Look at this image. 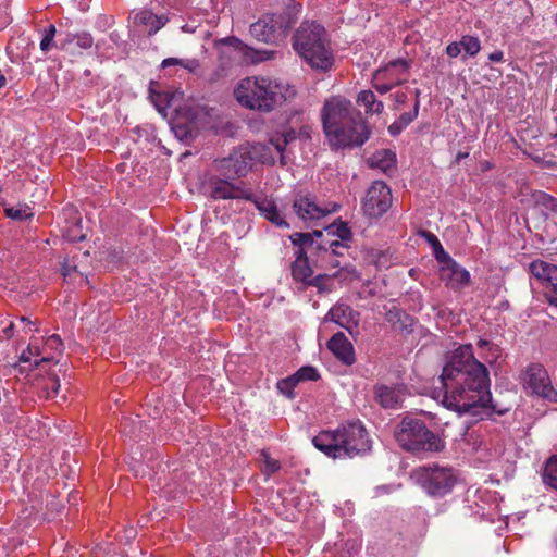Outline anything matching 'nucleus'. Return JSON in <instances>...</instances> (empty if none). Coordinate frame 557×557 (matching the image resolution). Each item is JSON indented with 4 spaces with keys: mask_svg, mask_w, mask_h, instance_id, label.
<instances>
[{
    "mask_svg": "<svg viewBox=\"0 0 557 557\" xmlns=\"http://www.w3.org/2000/svg\"><path fill=\"white\" fill-rule=\"evenodd\" d=\"M479 361L471 344L456 348L443 367L440 386L433 398L446 408L459 413L470 412L476 407H487L491 401L490 375L484 364L495 363L500 358L498 345L480 339L476 343Z\"/></svg>",
    "mask_w": 557,
    "mask_h": 557,
    "instance_id": "1",
    "label": "nucleus"
},
{
    "mask_svg": "<svg viewBox=\"0 0 557 557\" xmlns=\"http://www.w3.org/2000/svg\"><path fill=\"white\" fill-rule=\"evenodd\" d=\"M321 119L325 136L333 149L361 146L369 138L367 123L344 97L334 96L326 99Z\"/></svg>",
    "mask_w": 557,
    "mask_h": 557,
    "instance_id": "2",
    "label": "nucleus"
},
{
    "mask_svg": "<svg viewBox=\"0 0 557 557\" xmlns=\"http://www.w3.org/2000/svg\"><path fill=\"white\" fill-rule=\"evenodd\" d=\"M295 95L292 85L269 76H247L234 88V97L242 107L261 113L272 112Z\"/></svg>",
    "mask_w": 557,
    "mask_h": 557,
    "instance_id": "3",
    "label": "nucleus"
},
{
    "mask_svg": "<svg viewBox=\"0 0 557 557\" xmlns=\"http://www.w3.org/2000/svg\"><path fill=\"white\" fill-rule=\"evenodd\" d=\"M312 444L333 459L362 456L372 447L368 431L361 422H350L333 431H322L312 438Z\"/></svg>",
    "mask_w": 557,
    "mask_h": 557,
    "instance_id": "4",
    "label": "nucleus"
},
{
    "mask_svg": "<svg viewBox=\"0 0 557 557\" xmlns=\"http://www.w3.org/2000/svg\"><path fill=\"white\" fill-rule=\"evenodd\" d=\"M297 53L318 70L326 71L333 65V53L324 27L315 22H304L293 38Z\"/></svg>",
    "mask_w": 557,
    "mask_h": 557,
    "instance_id": "5",
    "label": "nucleus"
},
{
    "mask_svg": "<svg viewBox=\"0 0 557 557\" xmlns=\"http://www.w3.org/2000/svg\"><path fill=\"white\" fill-rule=\"evenodd\" d=\"M257 162L273 164L275 157L265 144L246 143L234 148L227 157L215 159L213 169L224 177H244Z\"/></svg>",
    "mask_w": 557,
    "mask_h": 557,
    "instance_id": "6",
    "label": "nucleus"
},
{
    "mask_svg": "<svg viewBox=\"0 0 557 557\" xmlns=\"http://www.w3.org/2000/svg\"><path fill=\"white\" fill-rule=\"evenodd\" d=\"M394 436L398 445L410 453H438L444 442L425 423L417 418L405 417L395 429Z\"/></svg>",
    "mask_w": 557,
    "mask_h": 557,
    "instance_id": "7",
    "label": "nucleus"
},
{
    "mask_svg": "<svg viewBox=\"0 0 557 557\" xmlns=\"http://www.w3.org/2000/svg\"><path fill=\"white\" fill-rule=\"evenodd\" d=\"M294 245L297 246L295 250L296 259L290 265L293 278L301 284L300 289H305L307 286H314L320 292L324 290L323 281L327 278V275L313 276V270L309 264L306 249L314 248V240L309 233H295L290 236Z\"/></svg>",
    "mask_w": 557,
    "mask_h": 557,
    "instance_id": "8",
    "label": "nucleus"
},
{
    "mask_svg": "<svg viewBox=\"0 0 557 557\" xmlns=\"http://www.w3.org/2000/svg\"><path fill=\"white\" fill-rule=\"evenodd\" d=\"M418 480L429 495L444 496L451 492L457 482V473L450 467L434 463L420 468Z\"/></svg>",
    "mask_w": 557,
    "mask_h": 557,
    "instance_id": "9",
    "label": "nucleus"
},
{
    "mask_svg": "<svg viewBox=\"0 0 557 557\" xmlns=\"http://www.w3.org/2000/svg\"><path fill=\"white\" fill-rule=\"evenodd\" d=\"M288 20L283 14H264L249 27L251 36L264 44H275L286 35Z\"/></svg>",
    "mask_w": 557,
    "mask_h": 557,
    "instance_id": "10",
    "label": "nucleus"
},
{
    "mask_svg": "<svg viewBox=\"0 0 557 557\" xmlns=\"http://www.w3.org/2000/svg\"><path fill=\"white\" fill-rule=\"evenodd\" d=\"M523 387L528 393L557 403V391L554 388L547 370L541 363H531L523 375Z\"/></svg>",
    "mask_w": 557,
    "mask_h": 557,
    "instance_id": "11",
    "label": "nucleus"
},
{
    "mask_svg": "<svg viewBox=\"0 0 557 557\" xmlns=\"http://www.w3.org/2000/svg\"><path fill=\"white\" fill-rule=\"evenodd\" d=\"M231 180L221 174L210 176L205 185L206 193L213 200L253 199V193L250 189L243 183L237 184Z\"/></svg>",
    "mask_w": 557,
    "mask_h": 557,
    "instance_id": "12",
    "label": "nucleus"
},
{
    "mask_svg": "<svg viewBox=\"0 0 557 557\" xmlns=\"http://www.w3.org/2000/svg\"><path fill=\"white\" fill-rule=\"evenodd\" d=\"M391 188L382 181H375L368 188L362 200V211L370 219H379L392 207Z\"/></svg>",
    "mask_w": 557,
    "mask_h": 557,
    "instance_id": "13",
    "label": "nucleus"
},
{
    "mask_svg": "<svg viewBox=\"0 0 557 557\" xmlns=\"http://www.w3.org/2000/svg\"><path fill=\"white\" fill-rule=\"evenodd\" d=\"M293 209L300 220L309 222L320 220L337 211L338 206L335 203L320 206L314 201L312 196L298 195L294 200Z\"/></svg>",
    "mask_w": 557,
    "mask_h": 557,
    "instance_id": "14",
    "label": "nucleus"
},
{
    "mask_svg": "<svg viewBox=\"0 0 557 557\" xmlns=\"http://www.w3.org/2000/svg\"><path fill=\"white\" fill-rule=\"evenodd\" d=\"M530 272L541 283L546 285V298L550 305L557 307V265L535 260L530 264Z\"/></svg>",
    "mask_w": 557,
    "mask_h": 557,
    "instance_id": "15",
    "label": "nucleus"
},
{
    "mask_svg": "<svg viewBox=\"0 0 557 557\" xmlns=\"http://www.w3.org/2000/svg\"><path fill=\"white\" fill-rule=\"evenodd\" d=\"M437 261L442 264L440 268V278L446 286L457 289L470 282V273L453 260L448 253Z\"/></svg>",
    "mask_w": 557,
    "mask_h": 557,
    "instance_id": "16",
    "label": "nucleus"
},
{
    "mask_svg": "<svg viewBox=\"0 0 557 557\" xmlns=\"http://www.w3.org/2000/svg\"><path fill=\"white\" fill-rule=\"evenodd\" d=\"M220 46H225L238 51L244 61L247 63H261L274 58L275 52L270 50H257L246 45L242 39L235 36L224 37L218 42Z\"/></svg>",
    "mask_w": 557,
    "mask_h": 557,
    "instance_id": "17",
    "label": "nucleus"
},
{
    "mask_svg": "<svg viewBox=\"0 0 557 557\" xmlns=\"http://www.w3.org/2000/svg\"><path fill=\"white\" fill-rule=\"evenodd\" d=\"M325 320L336 323L351 334L359 323V313L346 304H336L330 309Z\"/></svg>",
    "mask_w": 557,
    "mask_h": 557,
    "instance_id": "18",
    "label": "nucleus"
},
{
    "mask_svg": "<svg viewBox=\"0 0 557 557\" xmlns=\"http://www.w3.org/2000/svg\"><path fill=\"white\" fill-rule=\"evenodd\" d=\"M397 66H400L403 72H407L408 70V64L406 61L396 60L391 62L386 67L376 70V72L374 73L373 87L381 95L387 94L389 90H392V88L403 84L406 81V78L392 79L391 82L384 81L387 74H389Z\"/></svg>",
    "mask_w": 557,
    "mask_h": 557,
    "instance_id": "19",
    "label": "nucleus"
},
{
    "mask_svg": "<svg viewBox=\"0 0 557 557\" xmlns=\"http://www.w3.org/2000/svg\"><path fill=\"white\" fill-rule=\"evenodd\" d=\"M327 348L346 366H351L356 361L354 346L342 332H337L331 337Z\"/></svg>",
    "mask_w": 557,
    "mask_h": 557,
    "instance_id": "20",
    "label": "nucleus"
},
{
    "mask_svg": "<svg viewBox=\"0 0 557 557\" xmlns=\"http://www.w3.org/2000/svg\"><path fill=\"white\" fill-rule=\"evenodd\" d=\"M247 201L253 202L260 214L274 225L278 227L289 226L285 219L281 215V212L278 211V208L273 199L256 196L253 194V199H247Z\"/></svg>",
    "mask_w": 557,
    "mask_h": 557,
    "instance_id": "21",
    "label": "nucleus"
},
{
    "mask_svg": "<svg viewBox=\"0 0 557 557\" xmlns=\"http://www.w3.org/2000/svg\"><path fill=\"white\" fill-rule=\"evenodd\" d=\"M319 373L315 368L306 366L301 367L295 374L288 376L285 380L278 382L277 387L285 392V388H294L299 382L304 381H317L319 379Z\"/></svg>",
    "mask_w": 557,
    "mask_h": 557,
    "instance_id": "22",
    "label": "nucleus"
},
{
    "mask_svg": "<svg viewBox=\"0 0 557 557\" xmlns=\"http://www.w3.org/2000/svg\"><path fill=\"white\" fill-rule=\"evenodd\" d=\"M134 22L137 25L146 26L148 34L153 35L166 24L168 18L156 15L149 10H141L135 14Z\"/></svg>",
    "mask_w": 557,
    "mask_h": 557,
    "instance_id": "23",
    "label": "nucleus"
},
{
    "mask_svg": "<svg viewBox=\"0 0 557 557\" xmlns=\"http://www.w3.org/2000/svg\"><path fill=\"white\" fill-rule=\"evenodd\" d=\"M374 397L383 408H395L400 401L399 392L394 387L383 384L374 386Z\"/></svg>",
    "mask_w": 557,
    "mask_h": 557,
    "instance_id": "24",
    "label": "nucleus"
},
{
    "mask_svg": "<svg viewBox=\"0 0 557 557\" xmlns=\"http://www.w3.org/2000/svg\"><path fill=\"white\" fill-rule=\"evenodd\" d=\"M356 101L364 108L367 114H380L384 109L383 102L376 99L372 90L360 91Z\"/></svg>",
    "mask_w": 557,
    "mask_h": 557,
    "instance_id": "25",
    "label": "nucleus"
},
{
    "mask_svg": "<svg viewBox=\"0 0 557 557\" xmlns=\"http://www.w3.org/2000/svg\"><path fill=\"white\" fill-rule=\"evenodd\" d=\"M299 135V133H297L294 128H288L286 131H284L282 134H277L276 136L272 137L270 140H269V147L270 149L273 147L276 151V153L280 156L281 158V162L283 163L284 162V150L286 148V146L295 140L297 138V136Z\"/></svg>",
    "mask_w": 557,
    "mask_h": 557,
    "instance_id": "26",
    "label": "nucleus"
},
{
    "mask_svg": "<svg viewBox=\"0 0 557 557\" xmlns=\"http://www.w3.org/2000/svg\"><path fill=\"white\" fill-rule=\"evenodd\" d=\"M395 153L387 149L376 151L371 158V165L384 172L392 170L395 166Z\"/></svg>",
    "mask_w": 557,
    "mask_h": 557,
    "instance_id": "27",
    "label": "nucleus"
},
{
    "mask_svg": "<svg viewBox=\"0 0 557 557\" xmlns=\"http://www.w3.org/2000/svg\"><path fill=\"white\" fill-rule=\"evenodd\" d=\"M545 486L557 491V455H553L545 463L542 472Z\"/></svg>",
    "mask_w": 557,
    "mask_h": 557,
    "instance_id": "28",
    "label": "nucleus"
},
{
    "mask_svg": "<svg viewBox=\"0 0 557 557\" xmlns=\"http://www.w3.org/2000/svg\"><path fill=\"white\" fill-rule=\"evenodd\" d=\"M314 248L323 250L326 258H334L342 256V250L346 249L347 246L338 239H332L322 240L321 244L314 243Z\"/></svg>",
    "mask_w": 557,
    "mask_h": 557,
    "instance_id": "29",
    "label": "nucleus"
},
{
    "mask_svg": "<svg viewBox=\"0 0 557 557\" xmlns=\"http://www.w3.org/2000/svg\"><path fill=\"white\" fill-rule=\"evenodd\" d=\"M172 65H180L184 67L189 73H196L200 67V63L197 59H178V58H168L164 59L161 63L163 69H166Z\"/></svg>",
    "mask_w": 557,
    "mask_h": 557,
    "instance_id": "30",
    "label": "nucleus"
},
{
    "mask_svg": "<svg viewBox=\"0 0 557 557\" xmlns=\"http://www.w3.org/2000/svg\"><path fill=\"white\" fill-rule=\"evenodd\" d=\"M5 215L12 220L24 221L32 219L34 213L26 205H17L16 207L5 208Z\"/></svg>",
    "mask_w": 557,
    "mask_h": 557,
    "instance_id": "31",
    "label": "nucleus"
},
{
    "mask_svg": "<svg viewBox=\"0 0 557 557\" xmlns=\"http://www.w3.org/2000/svg\"><path fill=\"white\" fill-rule=\"evenodd\" d=\"M536 205L543 207L549 212L557 211V199L546 193L540 191L534 195Z\"/></svg>",
    "mask_w": 557,
    "mask_h": 557,
    "instance_id": "32",
    "label": "nucleus"
},
{
    "mask_svg": "<svg viewBox=\"0 0 557 557\" xmlns=\"http://www.w3.org/2000/svg\"><path fill=\"white\" fill-rule=\"evenodd\" d=\"M421 236L424 237L425 240L433 247L436 260L441 259L442 257H446L447 252L444 250L436 235L429 231H422Z\"/></svg>",
    "mask_w": 557,
    "mask_h": 557,
    "instance_id": "33",
    "label": "nucleus"
},
{
    "mask_svg": "<svg viewBox=\"0 0 557 557\" xmlns=\"http://www.w3.org/2000/svg\"><path fill=\"white\" fill-rule=\"evenodd\" d=\"M460 42L462 46V51H465V53L470 57L475 55L481 49L480 40L473 36H463L460 39Z\"/></svg>",
    "mask_w": 557,
    "mask_h": 557,
    "instance_id": "34",
    "label": "nucleus"
},
{
    "mask_svg": "<svg viewBox=\"0 0 557 557\" xmlns=\"http://www.w3.org/2000/svg\"><path fill=\"white\" fill-rule=\"evenodd\" d=\"M261 457L263 460V472L265 475H271L277 472L281 469V462L276 459L270 457L267 451L261 453Z\"/></svg>",
    "mask_w": 557,
    "mask_h": 557,
    "instance_id": "35",
    "label": "nucleus"
},
{
    "mask_svg": "<svg viewBox=\"0 0 557 557\" xmlns=\"http://www.w3.org/2000/svg\"><path fill=\"white\" fill-rule=\"evenodd\" d=\"M55 33H57L55 26L52 24L49 25L47 28H45L44 36L40 41L41 51L48 52L51 49Z\"/></svg>",
    "mask_w": 557,
    "mask_h": 557,
    "instance_id": "36",
    "label": "nucleus"
},
{
    "mask_svg": "<svg viewBox=\"0 0 557 557\" xmlns=\"http://www.w3.org/2000/svg\"><path fill=\"white\" fill-rule=\"evenodd\" d=\"M62 347H63V343H62L60 336L57 334H53L46 339V342L44 344V351L49 349L54 352H61Z\"/></svg>",
    "mask_w": 557,
    "mask_h": 557,
    "instance_id": "37",
    "label": "nucleus"
},
{
    "mask_svg": "<svg viewBox=\"0 0 557 557\" xmlns=\"http://www.w3.org/2000/svg\"><path fill=\"white\" fill-rule=\"evenodd\" d=\"M60 386V380L57 376L49 377L45 385L46 396L48 398L55 397L59 393Z\"/></svg>",
    "mask_w": 557,
    "mask_h": 557,
    "instance_id": "38",
    "label": "nucleus"
},
{
    "mask_svg": "<svg viewBox=\"0 0 557 557\" xmlns=\"http://www.w3.org/2000/svg\"><path fill=\"white\" fill-rule=\"evenodd\" d=\"M419 106H420V101L417 100L416 103H414V107H413V111L412 112H408V113H403L399 119H398V122L400 123L401 127L405 128L406 126H408L417 116H418V113H419Z\"/></svg>",
    "mask_w": 557,
    "mask_h": 557,
    "instance_id": "39",
    "label": "nucleus"
},
{
    "mask_svg": "<svg viewBox=\"0 0 557 557\" xmlns=\"http://www.w3.org/2000/svg\"><path fill=\"white\" fill-rule=\"evenodd\" d=\"M41 354L39 346L33 342L28 345V347L22 351L21 354V361L22 362H29L32 356L36 355L39 356Z\"/></svg>",
    "mask_w": 557,
    "mask_h": 557,
    "instance_id": "40",
    "label": "nucleus"
},
{
    "mask_svg": "<svg viewBox=\"0 0 557 557\" xmlns=\"http://www.w3.org/2000/svg\"><path fill=\"white\" fill-rule=\"evenodd\" d=\"M327 234H336L341 238L339 242H342V243L345 240H348L351 236V232H350L349 227L344 223H341L337 226L335 232L332 230H329Z\"/></svg>",
    "mask_w": 557,
    "mask_h": 557,
    "instance_id": "41",
    "label": "nucleus"
},
{
    "mask_svg": "<svg viewBox=\"0 0 557 557\" xmlns=\"http://www.w3.org/2000/svg\"><path fill=\"white\" fill-rule=\"evenodd\" d=\"M76 44L82 49H88L92 46V37L87 33L81 34L76 37Z\"/></svg>",
    "mask_w": 557,
    "mask_h": 557,
    "instance_id": "42",
    "label": "nucleus"
},
{
    "mask_svg": "<svg viewBox=\"0 0 557 557\" xmlns=\"http://www.w3.org/2000/svg\"><path fill=\"white\" fill-rule=\"evenodd\" d=\"M462 52V46H461V42H451L447 46L446 48V53L450 57V58H456L458 57L460 53Z\"/></svg>",
    "mask_w": 557,
    "mask_h": 557,
    "instance_id": "43",
    "label": "nucleus"
},
{
    "mask_svg": "<svg viewBox=\"0 0 557 557\" xmlns=\"http://www.w3.org/2000/svg\"><path fill=\"white\" fill-rule=\"evenodd\" d=\"M407 72H403L400 66H397L395 67L389 74H387V76L385 77V82H391L392 79H397V78H405V74Z\"/></svg>",
    "mask_w": 557,
    "mask_h": 557,
    "instance_id": "44",
    "label": "nucleus"
},
{
    "mask_svg": "<svg viewBox=\"0 0 557 557\" xmlns=\"http://www.w3.org/2000/svg\"><path fill=\"white\" fill-rule=\"evenodd\" d=\"M388 257L386 253L381 252L377 255V258L375 260V264L380 268H387L388 267Z\"/></svg>",
    "mask_w": 557,
    "mask_h": 557,
    "instance_id": "45",
    "label": "nucleus"
},
{
    "mask_svg": "<svg viewBox=\"0 0 557 557\" xmlns=\"http://www.w3.org/2000/svg\"><path fill=\"white\" fill-rule=\"evenodd\" d=\"M393 98L396 103L401 104V103L406 102L407 94L404 91H397V92L393 94Z\"/></svg>",
    "mask_w": 557,
    "mask_h": 557,
    "instance_id": "46",
    "label": "nucleus"
},
{
    "mask_svg": "<svg viewBox=\"0 0 557 557\" xmlns=\"http://www.w3.org/2000/svg\"><path fill=\"white\" fill-rule=\"evenodd\" d=\"M388 131H389L391 135L396 136L403 131V127H401L400 123L397 121L389 125Z\"/></svg>",
    "mask_w": 557,
    "mask_h": 557,
    "instance_id": "47",
    "label": "nucleus"
},
{
    "mask_svg": "<svg viewBox=\"0 0 557 557\" xmlns=\"http://www.w3.org/2000/svg\"><path fill=\"white\" fill-rule=\"evenodd\" d=\"M14 329H15V325L13 322H11L8 326H5L2 330L3 336L5 338H11L14 335Z\"/></svg>",
    "mask_w": 557,
    "mask_h": 557,
    "instance_id": "48",
    "label": "nucleus"
},
{
    "mask_svg": "<svg viewBox=\"0 0 557 557\" xmlns=\"http://www.w3.org/2000/svg\"><path fill=\"white\" fill-rule=\"evenodd\" d=\"M72 271H73V272H75V268H73V269H72V268H71L70 265H67V264H63V265H62V274H63V276H64V278H65V280L71 278V276H72Z\"/></svg>",
    "mask_w": 557,
    "mask_h": 557,
    "instance_id": "49",
    "label": "nucleus"
},
{
    "mask_svg": "<svg viewBox=\"0 0 557 557\" xmlns=\"http://www.w3.org/2000/svg\"><path fill=\"white\" fill-rule=\"evenodd\" d=\"M323 260H325V262L327 264H330L331 268H337L339 267V261L337 259V257H334V258H326L325 255L323 256Z\"/></svg>",
    "mask_w": 557,
    "mask_h": 557,
    "instance_id": "50",
    "label": "nucleus"
},
{
    "mask_svg": "<svg viewBox=\"0 0 557 557\" xmlns=\"http://www.w3.org/2000/svg\"><path fill=\"white\" fill-rule=\"evenodd\" d=\"M503 55L502 51H494L490 54L488 59L493 62H499L503 60Z\"/></svg>",
    "mask_w": 557,
    "mask_h": 557,
    "instance_id": "51",
    "label": "nucleus"
},
{
    "mask_svg": "<svg viewBox=\"0 0 557 557\" xmlns=\"http://www.w3.org/2000/svg\"><path fill=\"white\" fill-rule=\"evenodd\" d=\"M54 360V356H44L40 360L35 361V366H39L41 362H51Z\"/></svg>",
    "mask_w": 557,
    "mask_h": 557,
    "instance_id": "52",
    "label": "nucleus"
},
{
    "mask_svg": "<svg viewBox=\"0 0 557 557\" xmlns=\"http://www.w3.org/2000/svg\"><path fill=\"white\" fill-rule=\"evenodd\" d=\"M469 152H458L456 156V162L459 163L462 159L468 158Z\"/></svg>",
    "mask_w": 557,
    "mask_h": 557,
    "instance_id": "53",
    "label": "nucleus"
},
{
    "mask_svg": "<svg viewBox=\"0 0 557 557\" xmlns=\"http://www.w3.org/2000/svg\"><path fill=\"white\" fill-rule=\"evenodd\" d=\"M21 322H22L23 324H25V327H26V326H30V325H32V322H30V321H28L25 317H22V318H21Z\"/></svg>",
    "mask_w": 557,
    "mask_h": 557,
    "instance_id": "54",
    "label": "nucleus"
},
{
    "mask_svg": "<svg viewBox=\"0 0 557 557\" xmlns=\"http://www.w3.org/2000/svg\"><path fill=\"white\" fill-rule=\"evenodd\" d=\"M414 96H416V101L419 100V96H420V90L419 89L414 90Z\"/></svg>",
    "mask_w": 557,
    "mask_h": 557,
    "instance_id": "55",
    "label": "nucleus"
},
{
    "mask_svg": "<svg viewBox=\"0 0 557 557\" xmlns=\"http://www.w3.org/2000/svg\"><path fill=\"white\" fill-rule=\"evenodd\" d=\"M314 235H315L317 237H319V238L323 237V234H322V232H320V231H315V232H314Z\"/></svg>",
    "mask_w": 557,
    "mask_h": 557,
    "instance_id": "56",
    "label": "nucleus"
},
{
    "mask_svg": "<svg viewBox=\"0 0 557 557\" xmlns=\"http://www.w3.org/2000/svg\"><path fill=\"white\" fill-rule=\"evenodd\" d=\"M76 238H78L79 240H82V239H84V236H83V235L74 236V237H72L71 239L75 240Z\"/></svg>",
    "mask_w": 557,
    "mask_h": 557,
    "instance_id": "57",
    "label": "nucleus"
},
{
    "mask_svg": "<svg viewBox=\"0 0 557 557\" xmlns=\"http://www.w3.org/2000/svg\"><path fill=\"white\" fill-rule=\"evenodd\" d=\"M304 132H305V134H308V131H305V127H301V129H300L299 134H301V133H304Z\"/></svg>",
    "mask_w": 557,
    "mask_h": 557,
    "instance_id": "58",
    "label": "nucleus"
},
{
    "mask_svg": "<svg viewBox=\"0 0 557 557\" xmlns=\"http://www.w3.org/2000/svg\"><path fill=\"white\" fill-rule=\"evenodd\" d=\"M344 271V268H341V271L338 273L335 274V276L339 275V273H342Z\"/></svg>",
    "mask_w": 557,
    "mask_h": 557,
    "instance_id": "59",
    "label": "nucleus"
},
{
    "mask_svg": "<svg viewBox=\"0 0 557 557\" xmlns=\"http://www.w3.org/2000/svg\"><path fill=\"white\" fill-rule=\"evenodd\" d=\"M556 138H557V132H556Z\"/></svg>",
    "mask_w": 557,
    "mask_h": 557,
    "instance_id": "60",
    "label": "nucleus"
}]
</instances>
